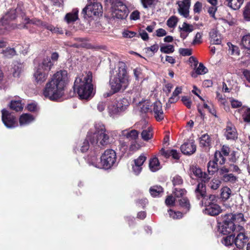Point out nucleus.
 Returning a JSON list of instances; mask_svg holds the SVG:
<instances>
[{
    "label": "nucleus",
    "mask_w": 250,
    "mask_h": 250,
    "mask_svg": "<svg viewBox=\"0 0 250 250\" xmlns=\"http://www.w3.org/2000/svg\"><path fill=\"white\" fill-rule=\"evenodd\" d=\"M178 21V18L173 16L169 18L167 21V24L170 28H174L176 26Z\"/></svg>",
    "instance_id": "nucleus-46"
},
{
    "label": "nucleus",
    "mask_w": 250,
    "mask_h": 250,
    "mask_svg": "<svg viewBox=\"0 0 250 250\" xmlns=\"http://www.w3.org/2000/svg\"><path fill=\"white\" fill-rule=\"evenodd\" d=\"M102 12V6L99 3H93V4H88L83 10L82 13L84 18L86 16L87 17H92L93 16L99 15Z\"/></svg>",
    "instance_id": "nucleus-9"
},
{
    "label": "nucleus",
    "mask_w": 250,
    "mask_h": 250,
    "mask_svg": "<svg viewBox=\"0 0 250 250\" xmlns=\"http://www.w3.org/2000/svg\"><path fill=\"white\" fill-rule=\"evenodd\" d=\"M203 33L200 32H198L196 33L194 39L193 41L192 44H199L202 42V37Z\"/></svg>",
    "instance_id": "nucleus-61"
},
{
    "label": "nucleus",
    "mask_w": 250,
    "mask_h": 250,
    "mask_svg": "<svg viewBox=\"0 0 250 250\" xmlns=\"http://www.w3.org/2000/svg\"><path fill=\"white\" fill-rule=\"evenodd\" d=\"M169 216L173 219H179L182 218V213L180 211H174L171 209L168 210Z\"/></svg>",
    "instance_id": "nucleus-54"
},
{
    "label": "nucleus",
    "mask_w": 250,
    "mask_h": 250,
    "mask_svg": "<svg viewBox=\"0 0 250 250\" xmlns=\"http://www.w3.org/2000/svg\"><path fill=\"white\" fill-rule=\"evenodd\" d=\"M160 51L164 53L169 54L174 52V48L172 45L168 44L161 47Z\"/></svg>",
    "instance_id": "nucleus-48"
},
{
    "label": "nucleus",
    "mask_w": 250,
    "mask_h": 250,
    "mask_svg": "<svg viewBox=\"0 0 250 250\" xmlns=\"http://www.w3.org/2000/svg\"><path fill=\"white\" fill-rule=\"evenodd\" d=\"M243 2L244 0H225L226 5L234 10L239 9Z\"/></svg>",
    "instance_id": "nucleus-27"
},
{
    "label": "nucleus",
    "mask_w": 250,
    "mask_h": 250,
    "mask_svg": "<svg viewBox=\"0 0 250 250\" xmlns=\"http://www.w3.org/2000/svg\"><path fill=\"white\" fill-rule=\"evenodd\" d=\"M10 108L17 111H21L23 109V106L20 101H12L10 103Z\"/></svg>",
    "instance_id": "nucleus-44"
},
{
    "label": "nucleus",
    "mask_w": 250,
    "mask_h": 250,
    "mask_svg": "<svg viewBox=\"0 0 250 250\" xmlns=\"http://www.w3.org/2000/svg\"><path fill=\"white\" fill-rule=\"evenodd\" d=\"M160 152L161 154L166 158H168L170 156L175 159H179L180 158L179 153L175 149L165 150L164 149L162 148Z\"/></svg>",
    "instance_id": "nucleus-28"
},
{
    "label": "nucleus",
    "mask_w": 250,
    "mask_h": 250,
    "mask_svg": "<svg viewBox=\"0 0 250 250\" xmlns=\"http://www.w3.org/2000/svg\"><path fill=\"white\" fill-rule=\"evenodd\" d=\"M116 159L115 151L109 149L104 151L101 157L100 161L94 156L89 160V163L96 167L108 169L114 166L116 162Z\"/></svg>",
    "instance_id": "nucleus-6"
},
{
    "label": "nucleus",
    "mask_w": 250,
    "mask_h": 250,
    "mask_svg": "<svg viewBox=\"0 0 250 250\" xmlns=\"http://www.w3.org/2000/svg\"><path fill=\"white\" fill-rule=\"evenodd\" d=\"M244 121L246 122H250V108H248L243 115Z\"/></svg>",
    "instance_id": "nucleus-64"
},
{
    "label": "nucleus",
    "mask_w": 250,
    "mask_h": 250,
    "mask_svg": "<svg viewBox=\"0 0 250 250\" xmlns=\"http://www.w3.org/2000/svg\"><path fill=\"white\" fill-rule=\"evenodd\" d=\"M221 181L217 179H213L209 183L210 188L213 189H217L220 186Z\"/></svg>",
    "instance_id": "nucleus-53"
},
{
    "label": "nucleus",
    "mask_w": 250,
    "mask_h": 250,
    "mask_svg": "<svg viewBox=\"0 0 250 250\" xmlns=\"http://www.w3.org/2000/svg\"><path fill=\"white\" fill-rule=\"evenodd\" d=\"M226 218L230 221L234 222V225L236 223H244L245 219L243 214L238 213L236 214H226Z\"/></svg>",
    "instance_id": "nucleus-22"
},
{
    "label": "nucleus",
    "mask_w": 250,
    "mask_h": 250,
    "mask_svg": "<svg viewBox=\"0 0 250 250\" xmlns=\"http://www.w3.org/2000/svg\"><path fill=\"white\" fill-rule=\"evenodd\" d=\"M109 82L112 91L104 93V97H109L114 93L124 90L128 86L129 77L124 62H119L117 67L112 71Z\"/></svg>",
    "instance_id": "nucleus-2"
},
{
    "label": "nucleus",
    "mask_w": 250,
    "mask_h": 250,
    "mask_svg": "<svg viewBox=\"0 0 250 250\" xmlns=\"http://www.w3.org/2000/svg\"><path fill=\"white\" fill-rule=\"evenodd\" d=\"M146 159V157L144 154H141L138 158L134 160L132 170L136 175H138L141 172L142 166Z\"/></svg>",
    "instance_id": "nucleus-15"
},
{
    "label": "nucleus",
    "mask_w": 250,
    "mask_h": 250,
    "mask_svg": "<svg viewBox=\"0 0 250 250\" xmlns=\"http://www.w3.org/2000/svg\"><path fill=\"white\" fill-rule=\"evenodd\" d=\"M242 46L250 51V34L244 36L241 40Z\"/></svg>",
    "instance_id": "nucleus-40"
},
{
    "label": "nucleus",
    "mask_w": 250,
    "mask_h": 250,
    "mask_svg": "<svg viewBox=\"0 0 250 250\" xmlns=\"http://www.w3.org/2000/svg\"><path fill=\"white\" fill-rule=\"evenodd\" d=\"M35 120V118L33 115L25 113L22 114L19 119V123L21 126L26 125L33 122Z\"/></svg>",
    "instance_id": "nucleus-24"
},
{
    "label": "nucleus",
    "mask_w": 250,
    "mask_h": 250,
    "mask_svg": "<svg viewBox=\"0 0 250 250\" xmlns=\"http://www.w3.org/2000/svg\"><path fill=\"white\" fill-rule=\"evenodd\" d=\"M149 167L152 172H155L161 168V166L157 158L154 157L149 161Z\"/></svg>",
    "instance_id": "nucleus-31"
},
{
    "label": "nucleus",
    "mask_w": 250,
    "mask_h": 250,
    "mask_svg": "<svg viewBox=\"0 0 250 250\" xmlns=\"http://www.w3.org/2000/svg\"><path fill=\"white\" fill-rule=\"evenodd\" d=\"M3 56L7 58H11L16 55V51L14 48H7L2 51Z\"/></svg>",
    "instance_id": "nucleus-47"
},
{
    "label": "nucleus",
    "mask_w": 250,
    "mask_h": 250,
    "mask_svg": "<svg viewBox=\"0 0 250 250\" xmlns=\"http://www.w3.org/2000/svg\"><path fill=\"white\" fill-rule=\"evenodd\" d=\"M183 182V179L180 176L176 175L173 177L172 183L174 186L182 185Z\"/></svg>",
    "instance_id": "nucleus-62"
},
{
    "label": "nucleus",
    "mask_w": 250,
    "mask_h": 250,
    "mask_svg": "<svg viewBox=\"0 0 250 250\" xmlns=\"http://www.w3.org/2000/svg\"><path fill=\"white\" fill-rule=\"evenodd\" d=\"M211 142L212 140L208 134H204L200 138V145L206 149H208L211 145Z\"/></svg>",
    "instance_id": "nucleus-25"
},
{
    "label": "nucleus",
    "mask_w": 250,
    "mask_h": 250,
    "mask_svg": "<svg viewBox=\"0 0 250 250\" xmlns=\"http://www.w3.org/2000/svg\"><path fill=\"white\" fill-rule=\"evenodd\" d=\"M238 225H234V222L230 221L226 218L225 215L223 223L219 226V230L220 233L224 235H228L231 232L233 234L237 231V227Z\"/></svg>",
    "instance_id": "nucleus-10"
},
{
    "label": "nucleus",
    "mask_w": 250,
    "mask_h": 250,
    "mask_svg": "<svg viewBox=\"0 0 250 250\" xmlns=\"http://www.w3.org/2000/svg\"><path fill=\"white\" fill-rule=\"evenodd\" d=\"M92 80V76L90 72H88L85 76L82 75L76 78L74 89L77 92L80 99L87 100L94 95L95 91Z\"/></svg>",
    "instance_id": "nucleus-4"
},
{
    "label": "nucleus",
    "mask_w": 250,
    "mask_h": 250,
    "mask_svg": "<svg viewBox=\"0 0 250 250\" xmlns=\"http://www.w3.org/2000/svg\"><path fill=\"white\" fill-rule=\"evenodd\" d=\"M216 99L219 105L222 106L226 111H229V103L225 95L220 93L218 91L216 92Z\"/></svg>",
    "instance_id": "nucleus-19"
},
{
    "label": "nucleus",
    "mask_w": 250,
    "mask_h": 250,
    "mask_svg": "<svg viewBox=\"0 0 250 250\" xmlns=\"http://www.w3.org/2000/svg\"><path fill=\"white\" fill-rule=\"evenodd\" d=\"M142 139L145 141H148L153 137L152 129L150 127L144 129L141 134Z\"/></svg>",
    "instance_id": "nucleus-32"
},
{
    "label": "nucleus",
    "mask_w": 250,
    "mask_h": 250,
    "mask_svg": "<svg viewBox=\"0 0 250 250\" xmlns=\"http://www.w3.org/2000/svg\"><path fill=\"white\" fill-rule=\"evenodd\" d=\"M214 161L217 164L223 165L225 164L226 161L225 158L223 156V154L220 151H216L214 154Z\"/></svg>",
    "instance_id": "nucleus-39"
},
{
    "label": "nucleus",
    "mask_w": 250,
    "mask_h": 250,
    "mask_svg": "<svg viewBox=\"0 0 250 250\" xmlns=\"http://www.w3.org/2000/svg\"><path fill=\"white\" fill-rule=\"evenodd\" d=\"M149 192L153 197H157L163 192V189L161 186H155L150 188Z\"/></svg>",
    "instance_id": "nucleus-36"
},
{
    "label": "nucleus",
    "mask_w": 250,
    "mask_h": 250,
    "mask_svg": "<svg viewBox=\"0 0 250 250\" xmlns=\"http://www.w3.org/2000/svg\"><path fill=\"white\" fill-rule=\"evenodd\" d=\"M151 103L148 100H146L143 102L140 103V107L142 112L146 113L151 112Z\"/></svg>",
    "instance_id": "nucleus-35"
},
{
    "label": "nucleus",
    "mask_w": 250,
    "mask_h": 250,
    "mask_svg": "<svg viewBox=\"0 0 250 250\" xmlns=\"http://www.w3.org/2000/svg\"><path fill=\"white\" fill-rule=\"evenodd\" d=\"M231 194V190L229 188L225 187L221 189V196L223 199L228 200L230 197Z\"/></svg>",
    "instance_id": "nucleus-43"
},
{
    "label": "nucleus",
    "mask_w": 250,
    "mask_h": 250,
    "mask_svg": "<svg viewBox=\"0 0 250 250\" xmlns=\"http://www.w3.org/2000/svg\"><path fill=\"white\" fill-rule=\"evenodd\" d=\"M2 121L5 126L8 128H14L18 126L15 117L5 109L2 110Z\"/></svg>",
    "instance_id": "nucleus-11"
},
{
    "label": "nucleus",
    "mask_w": 250,
    "mask_h": 250,
    "mask_svg": "<svg viewBox=\"0 0 250 250\" xmlns=\"http://www.w3.org/2000/svg\"><path fill=\"white\" fill-rule=\"evenodd\" d=\"M182 87H176L174 91L173 92L172 96L169 98L168 103L167 104V105L168 106L171 104L177 102L179 99V95L182 93Z\"/></svg>",
    "instance_id": "nucleus-26"
},
{
    "label": "nucleus",
    "mask_w": 250,
    "mask_h": 250,
    "mask_svg": "<svg viewBox=\"0 0 250 250\" xmlns=\"http://www.w3.org/2000/svg\"><path fill=\"white\" fill-rule=\"evenodd\" d=\"M229 102L231 103V107L234 108L241 107L242 105V104L240 101L235 100L233 98H229Z\"/></svg>",
    "instance_id": "nucleus-59"
},
{
    "label": "nucleus",
    "mask_w": 250,
    "mask_h": 250,
    "mask_svg": "<svg viewBox=\"0 0 250 250\" xmlns=\"http://www.w3.org/2000/svg\"><path fill=\"white\" fill-rule=\"evenodd\" d=\"M175 196L177 197H182L184 195L186 194V190L184 189H179L175 188V190L173 192Z\"/></svg>",
    "instance_id": "nucleus-57"
},
{
    "label": "nucleus",
    "mask_w": 250,
    "mask_h": 250,
    "mask_svg": "<svg viewBox=\"0 0 250 250\" xmlns=\"http://www.w3.org/2000/svg\"><path fill=\"white\" fill-rule=\"evenodd\" d=\"M78 10H74L72 12L67 13L65 17L66 22L70 23L76 21L78 18Z\"/></svg>",
    "instance_id": "nucleus-33"
},
{
    "label": "nucleus",
    "mask_w": 250,
    "mask_h": 250,
    "mask_svg": "<svg viewBox=\"0 0 250 250\" xmlns=\"http://www.w3.org/2000/svg\"><path fill=\"white\" fill-rule=\"evenodd\" d=\"M195 192L198 199L200 198L199 196L203 197L202 204L205 207L203 211L205 214L215 216L221 212L220 207L216 203V196L214 195H206V188L205 184L199 183L195 189Z\"/></svg>",
    "instance_id": "nucleus-3"
},
{
    "label": "nucleus",
    "mask_w": 250,
    "mask_h": 250,
    "mask_svg": "<svg viewBox=\"0 0 250 250\" xmlns=\"http://www.w3.org/2000/svg\"><path fill=\"white\" fill-rule=\"evenodd\" d=\"M180 205L185 209L186 212L188 211L190 208V205L187 198H182L179 200Z\"/></svg>",
    "instance_id": "nucleus-45"
},
{
    "label": "nucleus",
    "mask_w": 250,
    "mask_h": 250,
    "mask_svg": "<svg viewBox=\"0 0 250 250\" xmlns=\"http://www.w3.org/2000/svg\"><path fill=\"white\" fill-rule=\"evenodd\" d=\"M210 42L212 44H220L221 43V35L214 29H212L209 32Z\"/></svg>",
    "instance_id": "nucleus-23"
},
{
    "label": "nucleus",
    "mask_w": 250,
    "mask_h": 250,
    "mask_svg": "<svg viewBox=\"0 0 250 250\" xmlns=\"http://www.w3.org/2000/svg\"><path fill=\"white\" fill-rule=\"evenodd\" d=\"M159 47V45L157 43H155L150 47L146 48V52H149V51H151L153 53V54H154L155 53L158 51Z\"/></svg>",
    "instance_id": "nucleus-63"
},
{
    "label": "nucleus",
    "mask_w": 250,
    "mask_h": 250,
    "mask_svg": "<svg viewBox=\"0 0 250 250\" xmlns=\"http://www.w3.org/2000/svg\"><path fill=\"white\" fill-rule=\"evenodd\" d=\"M196 147L192 140L185 143L181 146L182 153L185 154L190 155L196 151Z\"/></svg>",
    "instance_id": "nucleus-16"
},
{
    "label": "nucleus",
    "mask_w": 250,
    "mask_h": 250,
    "mask_svg": "<svg viewBox=\"0 0 250 250\" xmlns=\"http://www.w3.org/2000/svg\"><path fill=\"white\" fill-rule=\"evenodd\" d=\"M111 5V15L113 18L123 20L127 17L128 10L122 0H116Z\"/></svg>",
    "instance_id": "nucleus-7"
},
{
    "label": "nucleus",
    "mask_w": 250,
    "mask_h": 250,
    "mask_svg": "<svg viewBox=\"0 0 250 250\" xmlns=\"http://www.w3.org/2000/svg\"><path fill=\"white\" fill-rule=\"evenodd\" d=\"M225 136L227 139L234 140L237 138V132L235 127L232 125H228L226 127Z\"/></svg>",
    "instance_id": "nucleus-29"
},
{
    "label": "nucleus",
    "mask_w": 250,
    "mask_h": 250,
    "mask_svg": "<svg viewBox=\"0 0 250 250\" xmlns=\"http://www.w3.org/2000/svg\"><path fill=\"white\" fill-rule=\"evenodd\" d=\"M151 112L157 121H161L164 119L165 115L162 109V104L160 101H156L151 105Z\"/></svg>",
    "instance_id": "nucleus-12"
},
{
    "label": "nucleus",
    "mask_w": 250,
    "mask_h": 250,
    "mask_svg": "<svg viewBox=\"0 0 250 250\" xmlns=\"http://www.w3.org/2000/svg\"><path fill=\"white\" fill-rule=\"evenodd\" d=\"M141 147L140 144L136 141H132L129 147L131 151H136L139 149Z\"/></svg>",
    "instance_id": "nucleus-58"
},
{
    "label": "nucleus",
    "mask_w": 250,
    "mask_h": 250,
    "mask_svg": "<svg viewBox=\"0 0 250 250\" xmlns=\"http://www.w3.org/2000/svg\"><path fill=\"white\" fill-rule=\"evenodd\" d=\"M181 101L188 108H191L192 102L187 96H183L181 98Z\"/></svg>",
    "instance_id": "nucleus-60"
},
{
    "label": "nucleus",
    "mask_w": 250,
    "mask_h": 250,
    "mask_svg": "<svg viewBox=\"0 0 250 250\" xmlns=\"http://www.w3.org/2000/svg\"><path fill=\"white\" fill-rule=\"evenodd\" d=\"M237 231L235 232L237 234L236 237L234 239V243L236 246L239 249H242L244 247L245 244L248 242L249 236L245 232V229L243 227L238 225L237 227Z\"/></svg>",
    "instance_id": "nucleus-8"
},
{
    "label": "nucleus",
    "mask_w": 250,
    "mask_h": 250,
    "mask_svg": "<svg viewBox=\"0 0 250 250\" xmlns=\"http://www.w3.org/2000/svg\"><path fill=\"white\" fill-rule=\"evenodd\" d=\"M228 45L229 46V53L232 55H239V50L237 46L232 44H231L230 45L229 44Z\"/></svg>",
    "instance_id": "nucleus-55"
},
{
    "label": "nucleus",
    "mask_w": 250,
    "mask_h": 250,
    "mask_svg": "<svg viewBox=\"0 0 250 250\" xmlns=\"http://www.w3.org/2000/svg\"><path fill=\"white\" fill-rule=\"evenodd\" d=\"M95 132L88 135L87 138L91 145L104 146L109 143V137L104 125L101 122H97L94 125Z\"/></svg>",
    "instance_id": "nucleus-5"
},
{
    "label": "nucleus",
    "mask_w": 250,
    "mask_h": 250,
    "mask_svg": "<svg viewBox=\"0 0 250 250\" xmlns=\"http://www.w3.org/2000/svg\"><path fill=\"white\" fill-rule=\"evenodd\" d=\"M140 1L144 8H149L154 7L158 0H140Z\"/></svg>",
    "instance_id": "nucleus-38"
},
{
    "label": "nucleus",
    "mask_w": 250,
    "mask_h": 250,
    "mask_svg": "<svg viewBox=\"0 0 250 250\" xmlns=\"http://www.w3.org/2000/svg\"><path fill=\"white\" fill-rule=\"evenodd\" d=\"M178 5V11L180 15L184 18L189 17V9L190 6V0H182L177 2Z\"/></svg>",
    "instance_id": "nucleus-13"
},
{
    "label": "nucleus",
    "mask_w": 250,
    "mask_h": 250,
    "mask_svg": "<svg viewBox=\"0 0 250 250\" xmlns=\"http://www.w3.org/2000/svg\"><path fill=\"white\" fill-rule=\"evenodd\" d=\"M243 15L246 20L250 21V2L246 5L243 12Z\"/></svg>",
    "instance_id": "nucleus-51"
},
{
    "label": "nucleus",
    "mask_w": 250,
    "mask_h": 250,
    "mask_svg": "<svg viewBox=\"0 0 250 250\" xmlns=\"http://www.w3.org/2000/svg\"><path fill=\"white\" fill-rule=\"evenodd\" d=\"M139 132L136 129H126L122 131V135L130 141H136L138 138Z\"/></svg>",
    "instance_id": "nucleus-21"
},
{
    "label": "nucleus",
    "mask_w": 250,
    "mask_h": 250,
    "mask_svg": "<svg viewBox=\"0 0 250 250\" xmlns=\"http://www.w3.org/2000/svg\"><path fill=\"white\" fill-rule=\"evenodd\" d=\"M191 176L194 175L197 178H200L202 181L201 183L204 184V183L206 182L209 179L208 176L205 173H203L200 168L196 167H193L191 169Z\"/></svg>",
    "instance_id": "nucleus-20"
},
{
    "label": "nucleus",
    "mask_w": 250,
    "mask_h": 250,
    "mask_svg": "<svg viewBox=\"0 0 250 250\" xmlns=\"http://www.w3.org/2000/svg\"><path fill=\"white\" fill-rule=\"evenodd\" d=\"M235 235V233H234V234H231L230 235L224 237L222 240V243L226 246H231L234 242V240Z\"/></svg>",
    "instance_id": "nucleus-42"
},
{
    "label": "nucleus",
    "mask_w": 250,
    "mask_h": 250,
    "mask_svg": "<svg viewBox=\"0 0 250 250\" xmlns=\"http://www.w3.org/2000/svg\"><path fill=\"white\" fill-rule=\"evenodd\" d=\"M115 103L120 113L124 111L129 105V102L125 98L120 99Z\"/></svg>",
    "instance_id": "nucleus-30"
},
{
    "label": "nucleus",
    "mask_w": 250,
    "mask_h": 250,
    "mask_svg": "<svg viewBox=\"0 0 250 250\" xmlns=\"http://www.w3.org/2000/svg\"><path fill=\"white\" fill-rule=\"evenodd\" d=\"M107 110L109 115L112 118L115 117L116 115L120 113V112L116 106V103L110 104L107 107Z\"/></svg>",
    "instance_id": "nucleus-34"
},
{
    "label": "nucleus",
    "mask_w": 250,
    "mask_h": 250,
    "mask_svg": "<svg viewBox=\"0 0 250 250\" xmlns=\"http://www.w3.org/2000/svg\"><path fill=\"white\" fill-rule=\"evenodd\" d=\"M28 22H31L33 24H35L37 25H41L43 26L53 33H58L61 34L63 33L62 30L59 27H54L52 25H49L45 23H43L40 20H30V21H29Z\"/></svg>",
    "instance_id": "nucleus-17"
},
{
    "label": "nucleus",
    "mask_w": 250,
    "mask_h": 250,
    "mask_svg": "<svg viewBox=\"0 0 250 250\" xmlns=\"http://www.w3.org/2000/svg\"><path fill=\"white\" fill-rule=\"evenodd\" d=\"M16 10H10L5 16L2 18V22L3 23L6 24L5 21H6L8 18L10 20H13L16 18Z\"/></svg>",
    "instance_id": "nucleus-49"
},
{
    "label": "nucleus",
    "mask_w": 250,
    "mask_h": 250,
    "mask_svg": "<svg viewBox=\"0 0 250 250\" xmlns=\"http://www.w3.org/2000/svg\"><path fill=\"white\" fill-rule=\"evenodd\" d=\"M122 35L125 38H132L136 35V33L128 30H125L122 32Z\"/></svg>",
    "instance_id": "nucleus-56"
},
{
    "label": "nucleus",
    "mask_w": 250,
    "mask_h": 250,
    "mask_svg": "<svg viewBox=\"0 0 250 250\" xmlns=\"http://www.w3.org/2000/svg\"><path fill=\"white\" fill-rule=\"evenodd\" d=\"M48 73L36 67L34 74L35 83L37 84L43 83L47 80Z\"/></svg>",
    "instance_id": "nucleus-14"
},
{
    "label": "nucleus",
    "mask_w": 250,
    "mask_h": 250,
    "mask_svg": "<svg viewBox=\"0 0 250 250\" xmlns=\"http://www.w3.org/2000/svg\"><path fill=\"white\" fill-rule=\"evenodd\" d=\"M67 72L60 70L55 73L51 80L46 83L43 94L51 100H57L63 94L67 82Z\"/></svg>",
    "instance_id": "nucleus-1"
},
{
    "label": "nucleus",
    "mask_w": 250,
    "mask_h": 250,
    "mask_svg": "<svg viewBox=\"0 0 250 250\" xmlns=\"http://www.w3.org/2000/svg\"><path fill=\"white\" fill-rule=\"evenodd\" d=\"M218 164L214 161H209L208 164V170L209 174H213L215 171L218 170Z\"/></svg>",
    "instance_id": "nucleus-41"
},
{
    "label": "nucleus",
    "mask_w": 250,
    "mask_h": 250,
    "mask_svg": "<svg viewBox=\"0 0 250 250\" xmlns=\"http://www.w3.org/2000/svg\"><path fill=\"white\" fill-rule=\"evenodd\" d=\"M53 65L54 63L51 62L50 59L47 57L42 60L36 68L48 73Z\"/></svg>",
    "instance_id": "nucleus-18"
},
{
    "label": "nucleus",
    "mask_w": 250,
    "mask_h": 250,
    "mask_svg": "<svg viewBox=\"0 0 250 250\" xmlns=\"http://www.w3.org/2000/svg\"><path fill=\"white\" fill-rule=\"evenodd\" d=\"M221 179L224 182H229L231 184H234L237 181V177L232 173H229L223 175Z\"/></svg>",
    "instance_id": "nucleus-37"
},
{
    "label": "nucleus",
    "mask_w": 250,
    "mask_h": 250,
    "mask_svg": "<svg viewBox=\"0 0 250 250\" xmlns=\"http://www.w3.org/2000/svg\"><path fill=\"white\" fill-rule=\"evenodd\" d=\"M208 71L207 68H206L203 63H200L196 70V73L198 75H203L207 73Z\"/></svg>",
    "instance_id": "nucleus-52"
},
{
    "label": "nucleus",
    "mask_w": 250,
    "mask_h": 250,
    "mask_svg": "<svg viewBox=\"0 0 250 250\" xmlns=\"http://www.w3.org/2000/svg\"><path fill=\"white\" fill-rule=\"evenodd\" d=\"M180 31H183L188 33L191 32L193 30V27L192 25L189 24L186 22H184L182 27H179Z\"/></svg>",
    "instance_id": "nucleus-50"
}]
</instances>
